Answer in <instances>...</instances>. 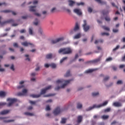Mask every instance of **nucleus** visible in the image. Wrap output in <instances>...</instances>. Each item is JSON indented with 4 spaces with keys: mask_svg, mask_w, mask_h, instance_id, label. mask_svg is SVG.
Wrapping results in <instances>:
<instances>
[{
    "mask_svg": "<svg viewBox=\"0 0 125 125\" xmlns=\"http://www.w3.org/2000/svg\"><path fill=\"white\" fill-rule=\"evenodd\" d=\"M70 82H71V80L64 81L63 79L57 80L56 81V83L58 84H62V83H64L61 86H57V87H56L55 88V89L56 90H59V89H60V88H64L65 87V86H66V85H67V84H68V83H69Z\"/></svg>",
    "mask_w": 125,
    "mask_h": 125,
    "instance_id": "nucleus-1",
    "label": "nucleus"
},
{
    "mask_svg": "<svg viewBox=\"0 0 125 125\" xmlns=\"http://www.w3.org/2000/svg\"><path fill=\"white\" fill-rule=\"evenodd\" d=\"M50 88H51V85H49L45 88L42 89L40 94H31L30 95V97H32V98H39V97H41L42 94H44L46 92V91L48 90V89H50Z\"/></svg>",
    "mask_w": 125,
    "mask_h": 125,
    "instance_id": "nucleus-2",
    "label": "nucleus"
},
{
    "mask_svg": "<svg viewBox=\"0 0 125 125\" xmlns=\"http://www.w3.org/2000/svg\"><path fill=\"white\" fill-rule=\"evenodd\" d=\"M108 104V101H106L104 103L102 104L96 105V104H94L92 106L89 107L88 108L86 109V111H90L92 110V109H94V108H100L101 107H103L104 106H106Z\"/></svg>",
    "mask_w": 125,
    "mask_h": 125,
    "instance_id": "nucleus-3",
    "label": "nucleus"
},
{
    "mask_svg": "<svg viewBox=\"0 0 125 125\" xmlns=\"http://www.w3.org/2000/svg\"><path fill=\"white\" fill-rule=\"evenodd\" d=\"M1 19V17L0 16V25L1 26V27L4 26L5 24L9 23H14V20L12 19H10L3 22H1L0 21Z\"/></svg>",
    "mask_w": 125,
    "mask_h": 125,
    "instance_id": "nucleus-4",
    "label": "nucleus"
},
{
    "mask_svg": "<svg viewBox=\"0 0 125 125\" xmlns=\"http://www.w3.org/2000/svg\"><path fill=\"white\" fill-rule=\"evenodd\" d=\"M83 29L84 32H87V31L89 30L90 27L89 26V25H87V22H86V20H83Z\"/></svg>",
    "mask_w": 125,
    "mask_h": 125,
    "instance_id": "nucleus-5",
    "label": "nucleus"
},
{
    "mask_svg": "<svg viewBox=\"0 0 125 125\" xmlns=\"http://www.w3.org/2000/svg\"><path fill=\"white\" fill-rule=\"evenodd\" d=\"M7 101L10 102L9 103V104H7V107H10V106H12V104H13V103H15V102H17V99L8 98L7 99Z\"/></svg>",
    "mask_w": 125,
    "mask_h": 125,
    "instance_id": "nucleus-6",
    "label": "nucleus"
},
{
    "mask_svg": "<svg viewBox=\"0 0 125 125\" xmlns=\"http://www.w3.org/2000/svg\"><path fill=\"white\" fill-rule=\"evenodd\" d=\"M62 41H64V38L63 37L59 38L56 40H52L51 41V44H55V43H57V42H62Z\"/></svg>",
    "mask_w": 125,
    "mask_h": 125,
    "instance_id": "nucleus-7",
    "label": "nucleus"
},
{
    "mask_svg": "<svg viewBox=\"0 0 125 125\" xmlns=\"http://www.w3.org/2000/svg\"><path fill=\"white\" fill-rule=\"evenodd\" d=\"M62 112H63V109H61L60 107H57L53 111V114L55 116H57V115H59V114Z\"/></svg>",
    "mask_w": 125,
    "mask_h": 125,
    "instance_id": "nucleus-8",
    "label": "nucleus"
},
{
    "mask_svg": "<svg viewBox=\"0 0 125 125\" xmlns=\"http://www.w3.org/2000/svg\"><path fill=\"white\" fill-rule=\"evenodd\" d=\"M101 60V57H99L97 59H95L92 61H89L86 62V64H88L89 63H92V64H95L96 63H98V62H100Z\"/></svg>",
    "mask_w": 125,
    "mask_h": 125,
    "instance_id": "nucleus-9",
    "label": "nucleus"
},
{
    "mask_svg": "<svg viewBox=\"0 0 125 125\" xmlns=\"http://www.w3.org/2000/svg\"><path fill=\"white\" fill-rule=\"evenodd\" d=\"M21 45H23V46H29V45H30V46H31V47H34V46H35V45H34L33 43H31L30 42H21Z\"/></svg>",
    "mask_w": 125,
    "mask_h": 125,
    "instance_id": "nucleus-10",
    "label": "nucleus"
},
{
    "mask_svg": "<svg viewBox=\"0 0 125 125\" xmlns=\"http://www.w3.org/2000/svg\"><path fill=\"white\" fill-rule=\"evenodd\" d=\"M27 91H28V90H27V89H23L22 91V92H20L18 93L17 95H18V96H23L24 95H26Z\"/></svg>",
    "mask_w": 125,
    "mask_h": 125,
    "instance_id": "nucleus-11",
    "label": "nucleus"
},
{
    "mask_svg": "<svg viewBox=\"0 0 125 125\" xmlns=\"http://www.w3.org/2000/svg\"><path fill=\"white\" fill-rule=\"evenodd\" d=\"M72 49L70 47H67V48H64V54H71L72 53Z\"/></svg>",
    "mask_w": 125,
    "mask_h": 125,
    "instance_id": "nucleus-12",
    "label": "nucleus"
},
{
    "mask_svg": "<svg viewBox=\"0 0 125 125\" xmlns=\"http://www.w3.org/2000/svg\"><path fill=\"white\" fill-rule=\"evenodd\" d=\"M97 70H98V68L89 69L86 70L84 73L85 74H89L90 73H92V72H94V71H97Z\"/></svg>",
    "mask_w": 125,
    "mask_h": 125,
    "instance_id": "nucleus-13",
    "label": "nucleus"
},
{
    "mask_svg": "<svg viewBox=\"0 0 125 125\" xmlns=\"http://www.w3.org/2000/svg\"><path fill=\"white\" fill-rule=\"evenodd\" d=\"M1 12H4V13H9V12H11L13 15H16V14H17L16 12L9 10H5L2 11Z\"/></svg>",
    "mask_w": 125,
    "mask_h": 125,
    "instance_id": "nucleus-14",
    "label": "nucleus"
},
{
    "mask_svg": "<svg viewBox=\"0 0 125 125\" xmlns=\"http://www.w3.org/2000/svg\"><path fill=\"white\" fill-rule=\"evenodd\" d=\"M82 122H83V116L79 115L77 117V124H81Z\"/></svg>",
    "mask_w": 125,
    "mask_h": 125,
    "instance_id": "nucleus-15",
    "label": "nucleus"
},
{
    "mask_svg": "<svg viewBox=\"0 0 125 125\" xmlns=\"http://www.w3.org/2000/svg\"><path fill=\"white\" fill-rule=\"evenodd\" d=\"M74 12H75V13H76L77 15H82V14H83L82 11H81V10L79 9H74Z\"/></svg>",
    "mask_w": 125,
    "mask_h": 125,
    "instance_id": "nucleus-16",
    "label": "nucleus"
},
{
    "mask_svg": "<svg viewBox=\"0 0 125 125\" xmlns=\"http://www.w3.org/2000/svg\"><path fill=\"white\" fill-rule=\"evenodd\" d=\"M36 7H37V6H29V11H30L31 12H36Z\"/></svg>",
    "mask_w": 125,
    "mask_h": 125,
    "instance_id": "nucleus-17",
    "label": "nucleus"
},
{
    "mask_svg": "<svg viewBox=\"0 0 125 125\" xmlns=\"http://www.w3.org/2000/svg\"><path fill=\"white\" fill-rule=\"evenodd\" d=\"M73 29H74L75 32H78V31L80 30V26L79 25V23L78 22L76 23Z\"/></svg>",
    "mask_w": 125,
    "mask_h": 125,
    "instance_id": "nucleus-18",
    "label": "nucleus"
},
{
    "mask_svg": "<svg viewBox=\"0 0 125 125\" xmlns=\"http://www.w3.org/2000/svg\"><path fill=\"white\" fill-rule=\"evenodd\" d=\"M10 112V110H4L0 112V115H6Z\"/></svg>",
    "mask_w": 125,
    "mask_h": 125,
    "instance_id": "nucleus-19",
    "label": "nucleus"
},
{
    "mask_svg": "<svg viewBox=\"0 0 125 125\" xmlns=\"http://www.w3.org/2000/svg\"><path fill=\"white\" fill-rule=\"evenodd\" d=\"M58 52L60 54H63V55H65V48L60 49Z\"/></svg>",
    "mask_w": 125,
    "mask_h": 125,
    "instance_id": "nucleus-20",
    "label": "nucleus"
},
{
    "mask_svg": "<svg viewBox=\"0 0 125 125\" xmlns=\"http://www.w3.org/2000/svg\"><path fill=\"white\" fill-rule=\"evenodd\" d=\"M113 106L115 107H121L122 106V104L119 102H115L113 104Z\"/></svg>",
    "mask_w": 125,
    "mask_h": 125,
    "instance_id": "nucleus-21",
    "label": "nucleus"
},
{
    "mask_svg": "<svg viewBox=\"0 0 125 125\" xmlns=\"http://www.w3.org/2000/svg\"><path fill=\"white\" fill-rule=\"evenodd\" d=\"M82 37V34L81 33H78L76 34L74 37L73 39L74 40H78V39H80Z\"/></svg>",
    "mask_w": 125,
    "mask_h": 125,
    "instance_id": "nucleus-22",
    "label": "nucleus"
},
{
    "mask_svg": "<svg viewBox=\"0 0 125 125\" xmlns=\"http://www.w3.org/2000/svg\"><path fill=\"white\" fill-rule=\"evenodd\" d=\"M39 23H40V20L35 19V21L33 22L34 25L38 26V25H39Z\"/></svg>",
    "mask_w": 125,
    "mask_h": 125,
    "instance_id": "nucleus-23",
    "label": "nucleus"
},
{
    "mask_svg": "<svg viewBox=\"0 0 125 125\" xmlns=\"http://www.w3.org/2000/svg\"><path fill=\"white\" fill-rule=\"evenodd\" d=\"M98 3H100L101 4H106V1H102L101 0H95Z\"/></svg>",
    "mask_w": 125,
    "mask_h": 125,
    "instance_id": "nucleus-24",
    "label": "nucleus"
},
{
    "mask_svg": "<svg viewBox=\"0 0 125 125\" xmlns=\"http://www.w3.org/2000/svg\"><path fill=\"white\" fill-rule=\"evenodd\" d=\"M68 2H69V6H73L74 4H75V1L72 0H68Z\"/></svg>",
    "mask_w": 125,
    "mask_h": 125,
    "instance_id": "nucleus-25",
    "label": "nucleus"
},
{
    "mask_svg": "<svg viewBox=\"0 0 125 125\" xmlns=\"http://www.w3.org/2000/svg\"><path fill=\"white\" fill-rule=\"evenodd\" d=\"M28 32H29V35H34V32H33V27L29 28Z\"/></svg>",
    "mask_w": 125,
    "mask_h": 125,
    "instance_id": "nucleus-26",
    "label": "nucleus"
},
{
    "mask_svg": "<svg viewBox=\"0 0 125 125\" xmlns=\"http://www.w3.org/2000/svg\"><path fill=\"white\" fill-rule=\"evenodd\" d=\"M46 59H51L52 58V54H48L46 55Z\"/></svg>",
    "mask_w": 125,
    "mask_h": 125,
    "instance_id": "nucleus-27",
    "label": "nucleus"
},
{
    "mask_svg": "<svg viewBox=\"0 0 125 125\" xmlns=\"http://www.w3.org/2000/svg\"><path fill=\"white\" fill-rule=\"evenodd\" d=\"M83 107V104L80 103H78L77 104V109H81Z\"/></svg>",
    "mask_w": 125,
    "mask_h": 125,
    "instance_id": "nucleus-28",
    "label": "nucleus"
},
{
    "mask_svg": "<svg viewBox=\"0 0 125 125\" xmlns=\"http://www.w3.org/2000/svg\"><path fill=\"white\" fill-rule=\"evenodd\" d=\"M101 119L103 120H107V119H109V115H103L101 117Z\"/></svg>",
    "mask_w": 125,
    "mask_h": 125,
    "instance_id": "nucleus-29",
    "label": "nucleus"
},
{
    "mask_svg": "<svg viewBox=\"0 0 125 125\" xmlns=\"http://www.w3.org/2000/svg\"><path fill=\"white\" fill-rule=\"evenodd\" d=\"M5 96V92L3 91H0V97H4Z\"/></svg>",
    "mask_w": 125,
    "mask_h": 125,
    "instance_id": "nucleus-30",
    "label": "nucleus"
},
{
    "mask_svg": "<svg viewBox=\"0 0 125 125\" xmlns=\"http://www.w3.org/2000/svg\"><path fill=\"white\" fill-rule=\"evenodd\" d=\"M70 76H71V74L70 73V70H68L66 72L65 75H64V77H65V78H67V77H70Z\"/></svg>",
    "mask_w": 125,
    "mask_h": 125,
    "instance_id": "nucleus-31",
    "label": "nucleus"
},
{
    "mask_svg": "<svg viewBox=\"0 0 125 125\" xmlns=\"http://www.w3.org/2000/svg\"><path fill=\"white\" fill-rule=\"evenodd\" d=\"M66 121H67V119L64 118H62L61 123V124H66Z\"/></svg>",
    "mask_w": 125,
    "mask_h": 125,
    "instance_id": "nucleus-32",
    "label": "nucleus"
},
{
    "mask_svg": "<svg viewBox=\"0 0 125 125\" xmlns=\"http://www.w3.org/2000/svg\"><path fill=\"white\" fill-rule=\"evenodd\" d=\"M50 67H51L53 69H55L56 68V64L55 63H51L50 64Z\"/></svg>",
    "mask_w": 125,
    "mask_h": 125,
    "instance_id": "nucleus-33",
    "label": "nucleus"
},
{
    "mask_svg": "<svg viewBox=\"0 0 125 125\" xmlns=\"http://www.w3.org/2000/svg\"><path fill=\"white\" fill-rule=\"evenodd\" d=\"M66 59H68V57H67L62 58L60 61V63H63V62H64L65 60H66Z\"/></svg>",
    "mask_w": 125,
    "mask_h": 125,
    "instance_id": "nucleus-34",
    "label": "nucleus"
},
{
    "mask_svg": "<svg viewBox=\"0 0 125 125\" xmlns=\"http://www.w3.org/2000/svg\"><path fill=\"white\" fill-rule=\"evenodd\" d=\"M109 11L104 10V11H103V14L104 15H107V14H109Z\"/></svg>",
    "mask_w": 125,
    "mask_h": 125,
    "instance_id": "nucleus-35",
    "label": "nucleus"
},
{
    "mask_svg": "<svg viewBox=\"0 0 125 125\" xmlns=\"http://www.w3.org/2000/svg\"><path fill=\"white\" fill-rule=\"evenodd\" d=\"M103 28L104 29V30H105V31H110V28L106 26H103Z\"/></svg>",
    "mask_w": 125,
    "mask_h": 125,
    "instance_id": "nucleus-36",
    "label": "nucleus"
},
{
    "mask_svg": "<svg viewBox=\"0 0 125 125\" xmlns=\"http://www.w3.org/2000/svg\"><path fill=\"white\" fill-rule=\"evenodd\" d=\"M109 79H110V77L108 76H105L104 79V82H107V81H109Z\"/></svg>",
    "mask_w": 125,
    "mask_h": 125,
    "instance_id": "nucleus-37",
    "label": "nucleus"
},
{
    "mask_svg": "<svg viewBox=\"0 0 125 125\" xmlns=\"http://www.w3.org/2000/svg\"><path fill=\"white\" fill-rule=\"evenodd\" d=\"M24 115H26V116H32L34 115V114L30 113V112H25Z\"/></svg>",
    "mask_w": 125,
    "mask_h": 125,
    "instance_id": "nucleus-38",
    "label": "nucleus"
},
{
    "mask_svg": "<svg viewBox=\"0 0 125 125\" xmlns=\"http://www.w3.org/2000/svg\"><path fill=\"white\" fill-rule=\"evenodd\" d=\"M112 60H113V58H112V57H108L106 59L105 61L106 62H110V61H112Z\"/></svg>",
    "mask_w": 125,
    "mask_h": 125,
    "instance_id": "nucleus-39",
    "label": "nucleus"
},
{
    "mask_svg": "<svg viewBox=\"0 0 125 125\" xmlns=\"http://www.w3.org/2000/svg\"><path fill=\"white\" fill-rule=\"evenodd\" d=\"M111 111V108L108 107L106 109H104V112L105 113H108V112H110Z\"/></svg>",
    "mask_w": 125,
    "mask_h": 125,
    "instance_id": "nucleus-40",
    "label": "nucleus"
},
{
    "mask_svg": "<svg viewBox=\"0 0 125 125\" xmlns=\"http://www.w3.org/2000/svg\"><path fill=\"white\" fill-rule=\"evenodd\" d=\"M104 19L105 21H107V22H109L111 21V19H110V17L106 16L104 18Z\"/></svg>",
    "mask_w": 125,
    "mask_h": 125,
    "instance_id": "nucleus-41",
    "label": "nucleus"
},
{
    "mask_svg": "<svg viewBox=\"0 0 125 125\" xmlns=\"http://www.w3.org/2000/svg\"><path fill=\"white\" fill-rule=\"evenodd\" d=\"M101 34L102 36H109L110 35V34L108 33H105V32H103Z\"/></svg>",
    "mask_w": 125,
    "mask_h": 125,
    "instance_id": "nucleus-42",
    "label": "nucleus"
},
{
    "mask_svg": "<svg viewBox=\"0 0 125 125\" xmlns=\"http://www.w3.org/2000/svg\"><path fill=\"white\" fill-rule=\"evenodd\" d=\"M75 33H76V31H75L74 29H71L69 32L70 35H73V34H75Z\"/></svg>",
    "mask_w": 125,
    "mask_h": 125,
    "instance_id": "nucleus-43",
    "label": "nucleus"
},
{
    "mask_svg": "<svg viewBox=\"0 0 125 125\" xmlns=\"http://www.w3.org/2000/svg\"><path fill=\"white\" fill-rule=\"evenodd\" d=\"M99 95V92H97L96 93L93 92L92 93V96H97V95Z\"/></svg>",
    "mask_w": 125,
    "mask_h": 125,
    "instance_id": "nucleus-44",
    "label": "nucleus"
},
{
    "mask_svg": "<svg viewBox=\"0 0 125 125\" xmlns=\"http://www.w3.org/2000/svg\"><path fill=\"white\" fill-rule=\"evenodd\" d=\"M120 48V45H118L115 48L113 49V51H116V50H118Z\"/></svg>",
    "mask_w": 125,
    "mask_h": 125,
    "instance_id": "nucleus-45",
    "label": "nucleus"
},
{
    "mask_svg": "<svg viewBox=\"0 0 125 125\" xmlns=\"http://www.w3.org/2000/svg\"><path fill=\"white\" fill-rule=\"evenodd\" d=\"M29 103L31 105H35V104H36V101H29Z\"/></svg>",
    "mask_w": 125,
    "mask_h": 125,
    "instance_id": "nucleus-46",
    "label": "nucleus"
},
{
    "mask_svg": "<svg viewBox=\"0 0 125 125\" xmlns=\"http://www.w3.org/2000/svg\"><path fill=\"white\" fill-rule=\"evenodd\" d=\"M123 84V81L122 80H119L117 82V84Z\"/></svg>",
    "mask_w": 125,
    "mask_h": 125,
    "instance_id": "nucleus-47",
    "label": "nucleus"
},
{
    "mask_svg": "<svg viewBox=\"0 0 125 125\" xmlns=\"http://www.w3.org/2000/svg\"><path fill=\"white\" fill-rule=\"evenodd\" d=\"M6 103L0 102V106H5Z\"/></svg>",
    "mask_w": 125,
    "mask_h": 125,
    "instance_id": "nucleus-48",
    "label": "nucleus"
},
{
    "mask_svg": "<svg viewBox=\"0 0 125 125\" xmlns=\"http://www.w3.org/2000/svg\"><path fill=\"white\" fill-rule=\"evenodd\" d=\"M39 34H41V35H42V33H43V31H42V29L41 28H40L39 30Z\"/></svg>",
    "mask_w": 125,
    "mask_h": 125,
    "instance_id": "nucleus-49",
    "label": "nucleus"
},
{
    "mask_svg": "<svg viewBox=\"0 0 125 125\" xmlns=\"http://www.w3.org/2000/svg\"><path fill=\"white\" fill-rule=\"evenodd\" d=\"M77 5H78V6H80V5H84V3L83 2H81L80 3H77Z\"/></svg>",
    "mask_w": 125,
    "mask_h": 125,
    "instance_id": "nucleus-50",
    "label": "nucleus"
},
{
    "mask_svg": "<svg viewBox=\"0 0 125 125\" xmlns=\"http://www.w3.org/2000/svg\"><path fill=\"white\" fill-rule=\"evenodd\" d=\"M13 46L14 47H18V43L16 42L13 43Z\"/></svg>",
    "mask_w": 125,
    "mask_h": 125,
    "instance_id": "nucleus-51",
    "label": "nucleus"
},
{
    "mask_svg": "<svg viewBox=\"0 0 125 125\" xmlns=\"http://www.w3.org/2000/svg\"><path fill=\"white\" fill-rule=\"evenodd\" d=\"M50 107L49 106V105H47L46 106V111H50Z\"/></svg>",
    "mask_w": 125,
    "mask_h": 125,
    "instance_id": "nucleus-52",
    "label": "nucleus"
},
{
    "mask_svg": "<svg viewBox=\"0 0 125 125\" xmlns=\"http://www.w3.org/2000/svg\"><path fill=\"white\" fill-rule=\"evenodd\" d=\"M112 31L113 33H118V32H119V29H113Z\"/></svg>",
    "mask_w": 125,
    "mask_h": 125,
    "instance_id": "nucleus-53",
    "label": "nucleus"
},
{
    "mask_svg": "<svg viewBox=\"0 0 125 125\" xmlns=\"http://www.w3.org/2000/svg\"><path fill=\"white\" fill-rule=\"evenodd\" d=\"M21 34H23V33H26V30L25 29H21L20 31Z\"/></svg>",
    "mask_w": 125,
    "mask_h": 125,
    "instance_id": "nucleus-54",
    "label": "nucleus"
},
{
    "mask_svg": "<svg viewBox=\"0 0 125 125\" xmlns=\"http://www.w3.org/2000/svg\"><path fill=\"white\" fill-rule=\"evenodd\" d=\"M10 69H11V70H12V71H14V70H15L14 68V65L12 64L10 67Z\"/></svg>",
    "mask_w": 125,
    "mask_h": 125,
    "instance_id": "nucleus-55",
    "label": "nucleus"
},
{
    "mask_svg": "<svg viewBox=\"0 0 125 125\" xmlns=\"http://www.w3.org/2000/svg\"><path fill=\"white\" fill-rule=\"evenodd\" d=\"M111 4H112V6H113L114 7H116V8H118V6H116V5L115 4V3H114V2H111Z\"/></svg>",
    "mask_w": 125,
    "mask_h": 125,
    "instance_id": "nucleus-56",
    "label": "nucleus"
},
{
    "mask_svg": "<svg viewBox=\"0 0 125 125\" xmlns=\"http://www.w3.org/2000/svg\"><path fill=\"white\" fill-rule=\"evenodd\" d=\"M79 58V55H78V54H76L75 56V59L72 61H75V60H76V59H77V58Z\"/></svg>",
    "mask_w": 125,
    "mask_h": 125,
    "instance_id": "nucleus-57",
    "label": "nucleus"
},
{
    "mask_svg": "<svg viewBox=\"0 0 125 125\" xmlns=\"http://www.w3.org/2000/svg\"><path fill=\"white\" fill-rule=\"evenodd\" d=\"M11 122H14V120H8V121H4V123H10Z\"/></svg>",
    "mask_w": 125,
    "mask_h": 125,
    "instance_id": "nucleus-58",
    "label": "nucleus"
},
{
    "mask_svg": "<svg viewBox=\"0 0 125 125\" xmlns=\"http://www.w3.org/2000/svg\"><path fill=\"white\" fill-rule=\"evenodd\" d=\"M24 86L23 85H19V86H18V89H20L21 88H23V87H24Z\"/></svg>",
    "mask_w": 125,
    "mask_h": 125,
    "instance_id": "nucleus-59",
    "label": "nucleus"
},
{
    "mask_svg": "<svg viewBox=\"0 0 125 125\" xmlns=\"http://www.w3.org/2000/svg\"><path fill=\"white\" fill-rule=\"evenodd\" d=\"M88 12H90V13H91V12H92V9H91L90 7H89L88 8Z\"/></svg>",
    "mask_w": 125,
    "mask_h": 125,
    "instance_id": "nucleus-60",
    "label": "nucleus"
},
{
    "mask_svg": "<svg viewBox=\"0 0 125 125\" xmlns=\"http://www.w3.org/2000/svg\"><path fill=\"white\" fill-rule=\"evenodd\" d=\"M56 9V8L54 7L51 10V12H52V13H53V12H54V11H55V10Z\"/></svg>",
    "mask_w": 125,
    "mask_h": 125,
    "instance_id": "nucleus-61",
    "label": "nucleus"
},
{
    "mask_svg": "<svg viewBox=\"0 0 125 125\" xmlns=\"http://www.w3.org/2000/svg\"><path fill=\"white\" fill-rule=\"evenodd\" d=\"M34 14L36 16H38V17H40V16H41V14L38 13H35Z\"/></svg>",
    "mask_w": 125,
    "mask_h": 125,
    "instance_id": "nucleus-62",
    "label": "nucleus"
},
{
    "mask_svg": "<svg viewBox=\"0 0 125 125\" xmlns=\"http://www.w3.org/2000/svg\"><path fill=\"white\" fill-rule=\"evenodd\" d=\"M122 42H125V37H123L121 40Z\"/></svg>",
    "mask_w": 125,
    "mask_h": 125,
    "instance_id": "nucleus-63",
    "label": "nucleus"
},
{
    "mask_svg": "<svg viewBox=\"0 0 125 125\" xmlns=\"http://www.w3.org/2000/svg\"><path fill=\"white\" fill-rule=\"evenodd\" d=\"M116 124H117V121H114L113 122L111 123V125H116Z\"/></svg>",
    "mask_w": 125,
    "mask_h": 125,
    "instance_id": "nucleus-64",
    "label": "nucleus"
}]
</instances>
